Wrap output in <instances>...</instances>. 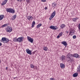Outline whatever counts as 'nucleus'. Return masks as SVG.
Returning a JSON list of instances; mask_svg holds the SVG:
<instances>
[{
	"instance_id": "obj_1",
	"label": "nucleus",
	"mask_w": 80,
	"mask_h": 80,
	"mask_svg": "<svg viewBox=\"0 0 80 80\" xmlns=\"http://www.w3.org/2000/svg\"><path fill=\"white\" fill-rule=\"evenodd\" d=\"M7 12H9L11 13H15V10L11 8H8L6 9Z\"/></svg>"
},
{
	"instance_id": "obj_2",
	"label": "nucleus",
	"mask_w": 80,
	"mask_h": 80,
	"mask_svg": "<svg viewBox=\"0 0 80 80\" xmlns=\"http://www.w3.org/2000/svg\"><path fill=\"white\" fill-rule=\"evenodd\" d=\"M6 30L7 31V32H12V28L10 26L7 27V28L6 29Z\"/></svg>"
},
{
	"instance_id": "obj_3",
	"label": "nucleus",
	"mask_w": 80,
	"mask_h": 80,
	"mask_svg": "<svg viewBox=\"0 0 80 80\" xmlns=\"http://www.w3.org/2000/svg\"><path fill=\"white\" fill-rule=\"evenodd\" d=\"M1 42H2V41H5V43H7L9 42V39H7L6 38H2V40L1 41Z\"/></svg>"
},
{
	"instance_id": "obj_4",
	"label": "nucleus",
	"mask_w": 80,
	"mask_h": 80,
	"mask_svg": "<svg viewBox=\"0 0 80 80\" xmlns=\"http://www.w3.org/2000/svg\"><path fill=\"white\" fill-rule=\"evenodd\" d=\"M27 39L29 42H31V43H33V39L31 38L29 36H27Z\"/></svg>"
},
{
	"instance_id": "obj_5",
	"label": "nucleus",
	"mask_w": 80,
	"mask_h": 80,
	"mask_svg": "<svg viewBox=\"0 0 80 80\" xmlns=\"http://www.w3.org/2000/svg\"><path fill=\"white\" fill-rule=\"evenodd\" d=\"M23 40V37H20L18 38V42H22Z\"/></svg>"
},
{
	"instance_id": "obj_6",
	"label": "nucleus",
	"mask_w": 80,
	"mask_h": 80,
	"mask_svg": "<svg viewBox=\"0 0 80 80\" xmlns=\"http://www.w3.org/2000/svg\"><path fill=\"white\" fill-rule=\"evenodd\" d=\"M50 28H51V29H52V30H57V29H58V27L57 26H51Z\"/></svg>"
},
{
	"instance_id": "obj_7",
	"label": "nucleus",
	"mask_w": 80,
	"mask_h": 80,
	"mask_svg": "<svg viewBox=\"0 0 80 80\" xmlns=\"http://www.w3.org/2000/svg\"><path fill=\"white\" fill-rule=\"evenodd\" d=\"M26 52L28 54L32 55V52H31V50H29L28 49H27L26 50Z\"/></svg>"
},
{
	"instance_id": "obj_8",
	"label": "nucleus",
	"mask_w": 80,
	"mask_h": 80,
	"mask_svg": "<svg viewBox=\"0 0 80 80\" xmlns=\"http://www.w3.org/2000/svg\"><path fill=\"white\" fill-rule=\"evenodd\" d=\"M61 43L65 46V47H67L68 45V44L66 41H63L61 42Z\"/></svg>"
},
{
	"instance_id": "obj_9",
	"label": "nucleus",
	"mask_w": 80,
	"mask_h": 80,
	"mask_svg": "<svg viewBox=\"0 0 80 80\" xmlns=\"http://www.w3.org/2000/svg\"><path fill=\"white\" fill-rule=\"evenodd\" d=\"M27 19L29 21H30V20H33V17L32 16H28L27 17Z\"/></svg>"
},
{
	"instance_id": "obj_10",
	"label": "nucleus",
	"mask_w": 80,
	"mask_h": 80,
	"mask_svg": "<svg viewBox=\"0 0 80 80\" xmlns=\"http://www.w3.org/2000/svg\"><path fill=\"white\" fill-rule=\"evenodd\" d=\"M74 33V30H71L69 32V35H72Z\"/></svg>"
},
{
	"instance_id": "obj_11",
	"label": "nucleus",
	"mask_w": 80,
	"mask_h": 80,
	"mask_svg": "<svg viewBox=\"0 0 80 80\" xmlns=\"http://www.w3.org/2000/svg\"><path fill=\"white\" fill-rule=\"evenodd\" d=\"M66 60L67 62H72V59H71L70 58H67Z\"/></svg>"
},
{
	"instance_id": "obj_12",
	"label": "nucleus",
	"mask_w": 80,
	"mask_h": 80,
	"mask_svg": "<svg viewBox=\"0 0 80 80\" xmlns=\"http://www.w3.org/2000/svg\"><path fill=\"white\" fill-rule=\"evenodd\" d=\"M7 2H8V0H4V1L1 4L2 5H5V4L7 3Z\"/></svg>"
},
{
	"instance_id": "obj_13",
	"label": "nucleus",
	"mask_w": 80,
	"mask_h": 80,
	"mask_svg": "<svg viewBox=\"0 0 80 80\" xmlns=\"http://www.w3.org/2000/svg\"><path fill=\"white\" fill-rule=\"evenodd\" d=\"M78 72H76L73 74L72 76L73 77H77L78 76Z\"/></svg>"
},
{
	"instance_id": "obj_14",
	"label": "nucleus",
	"mask_w": 80,
	"mask_h": 80,
	"mask_svg": "<svg viewBox=\"0 0 80 80\" xmlns=\"http://www.w3.org/2000/svg\"><path fill=\"white\" fill-rule=\"evenodd\" d=\"M60 66L61 68H65V65L63 63H61Z\"/></svg>"
},
{
	"instance_id": "obj_15",
	"label": "nucleus",
	"mask_w": 80,
	"mask_h": 80,
	"mask_svg": "<svg viewBox=\"0 0 80 80\" xmlns=\"http://www.w3.org/2000/svg\"><path fill=\"white\" fill-rule=\"evenodd\" d=\"M74 56L75 58H79V56L78 54H75L74 55Z\"/></svg>"
},
{
	"instance_id": "obj_16",
	"label": "nucleus",
	"mask_w": 80,
	"mask_h": 80,
	"mask_svg": "<svg viewBox=\"0 0 80 80\" xmlns=\"http://www.w3.org/2000/svg\"><path fill=\"white\" fill-rule=\"evenodd\" d=\"M57 5V4L55 2H54L52 4V7L54 8H55L56 7V5Z\"/></svg>"
},
{
	"instance_id": "obj_17",
	"label": "nucleus",
	"mask_w": 80,
	"mask_h": 80,
	"mask_svg": "<svg viewBox=\"0 0 80 80\" xmlns=\"http://www.w3.org/2000/svg\"><path fill=\"white\" fill-rule=\"evenodd\" d=\"M72 56V54L70 53H68L67 56V58H70V57Z\"/></svg>"
},
{
	"instance_id": "obj_18",
	"label": "nucleus",
	"mask_w": 80,
	"mask_h": 80,
	"mask_svg": "<svg viewBox=\"0 0 80 80\" xmlns=\"http://www.w3.org/2000/svg\"><path fill=\"white\" fill-rule=\"evenodd\" d=\"M61 59L62 61L65 60V56L63 55L61 57Z\"/></svg>"
},
{
	"instance_id": "obj_19",
	"label": "nucleus",
	"mask_w": 80,
	"mask_h": 80,
	"mask_svg": "<svg viewBox=\"0 0 80 80\" xmlns=\"http://www.w3.org/2000/svg\"><path fill=\"white\" fill-rule=\"evenodd\" d=\"M9 24V23H7V24H4L2 26V28H3V27H7V26H8V25Z\"/></svg>"
},
{
	"instance_id": "obj_20",
	"label": "nucleus",
	"mask_w": 80,
	"mask_h": 80,
	"mask_svg": "<svg viewBox=\"0 0 80 80\" xmlns=\"http://www.w3.org/2000/svg\"><path fill=\"white\" fill-rule=\"evenodd\" d=\"M60 27L61 28H65V25L64 24H62L60 26Z\"/></svg>"
},
{
	"instance_id": "obj_21",
	"label": "nucleus",
	"mask_w": 80,
	"mask_h": 80,
	"mask_svg": "<svg viewBox=\"0 0 80 80\" xmlns=\"http://www.w3.org/2000/svg\"><path fill=\"white\" fill-rule=\"evenodd\" d=\"M35 25V22L34 21L32 23V28H33V27H34V26Z\"/></svg>"
},
{
	"instance_id": "obj_22",
	"label": "nucleus",
	"mask_w": 80,
	"mask_h": 80,
	"mask_svg": "<svg viewBox=\"0 0 80 80\" xmlns=\"http://www.w3.org/2000/svg\"><path fill=\"white\" fill-rule=\"evenodd\" d=\"M78 18H73L72 19V20L74 22H76V20H78Z\"/></svg>"
},
{
	"instance_id": "obj_23",
	"label": "nucleus",
	"mask_w": 80,
	"mask_h": 80,
	"mask_svg": "<svg viewBox=\"0 0 80 80\" xmlns=\"http://www.w3.org/2000/svg\"><path fill=\"white\" fill-rule=\"evenodd\" d=\"M42 24H39L37 26V28H40V27L42 26Z\"/></svg>"
},
{
	"instance_id": "obj_24",
	"label": "nucleus",
	"mask_w": 80,
	"mask_h": 80,
	"mask_svg": "<svg viewBox=\"0 0 80 80\" xmlns=\"http://www.w3.org/2000/svg\"><path fill=\"white\" fill-rule=\"evenodd\" d=\"M55 11L53 12L52 13L51 15L53 17H55Z\"/></svg>"
},
{
	"instance_id": "obj_25",
	"label": "nucleus",
	"mask_w": 80,
	"mask_h": 80,
	"mask_svg": "<svg viewBox=\"0 0 80 80\" xmlns=\"http://www.w3.org/2000/svg\"><path fill=\"white\" fill-rule=\"evenodd\" d=\"M4 16L3 15H0V20H2V18H3Z\"/></svg>"
},
{
	"instance_id": "obj_26",
	"label": "nucleus",
	"mask_w": 80,
	"mask_h": 80,
	"mask_svg": "<svg viewBox=\"0 0 80 80\" xmlns=\"http://www.w3.org/2000/svg\"><path fill=\"white\" fill-rule=\"evenodd\" d=\"M43 50L45 51H47L48 50V48L47 47H44L43 48Z\"/></svg>"
},
{
	"instance_id": "obj_27",
	"label": "nucleus",
	"mask_w": 80,
	"mask_h": 80,
	"mask_svg": "<svg viewBox=\"0 0 80 80\" xmlns=\"http://www.w3.org/2000/svg\"><path fill=\"white\" fill-rule=\"evenodd\" d=\"M13 41H14V42H18V39H17V38H13Z\"/></svg>"
},
{
	"instance_id": "obj_28",
	"label": "nucleus",
	"mask_w": 80,
	"mask_h": 80,
	"mask_svg": "<svg viewBox=\"0 0 80 80\" xmlns=\"http://www.w3.org/2000/svg\"><path fill=\"white\" fill-rule=\"evenodd\" d=\"M78 72H80V66H79L78 68Z\"/></svg>"
},
{
	"instance_id": "obj_29",
	"label": "nucleus",
	"mask_w": 80,
	"mask_h": 80,
	"mask_svg": "<svg viewBox=\"0 0 80 80\" xmlns=\"http://www.w3.org/2000/svg\"><path fill=\"white\" fill-rule=\"evenodd\" d=\"M63 32H61V33H60L59 34V35L60 36V37H62V35H63Z\"/></svg>"
},
{
	"instance_id": "obj_30",
	"label": "nucleus",
	"mask_w": 80,
	"mask_h": 80,
	"mask_svg": "<svg viewBox=\"0 0 80 80\" xmlns=\"http://www.w3.org/2000/svg\"><path fill=\"white\" fill-rule=\"evenodd\" d=\"M16 17H17L16 15H14V16H13V20H15V18H16Z\"/></svg>"
},
{
	"instance_id": "obj_31",
	"label": "nucleus",
	"mask_w": 80,
	"mask_h": 80,
	"mask_svg": "<svg viewBox=\"0 0 80 80\" xmlns=\"http://www.w3.org/2000/svg\"><path fill=\"white\" fill-rule=\"evenodd\" d=\"M53 17H54L51 15L49 18V20H52V19L53 18Z\"/></svg>"
},
{
	"instance_id": "obj_32",
	"label": "nucleus",
	"mask_w": 80,
	"mask_h": 80,
	"mask_svg": "<svg viewBox=\"0 0 80 80\" xmlns=\"http://www.w3.org/2000/svg\"><path fill=\"white\" fill-rule=\"evenodd\" d=\"M30 67L31 68H33L34 67V65H33V64H31Z\"/></svg>"
},
{
	"instance_id": "obj_33",
	"label": "nucleus",
	"mask_w": 80,
	"mask_h": 80,
	"mask_svg": "<svg viewBox=\"0 0 80 80\" xmlns=\"http://www.w3.org/2000/svg\"><path fill=\"white\" fill-rule=\"evenodd\" d=\"M78 28L79 30L80 31V23L79 24L78 26Z\"/></svg>"
},
{
	"instance_id": "obj_34",
	"label": "nucleus",
	"mask_w": 80,
	"mask_h": 80,
	"mask_svg": "<svg viewBox=\"0 0 80 80\" xmlns=\"http://www.w3.org/2000/svg\"><path fill=\"white\" fill-rule=\"evenodd\" d=\"M77 37L76 35H74L73 36V38L74 39H75V38Z\"/></svg>"
},
{
	"instance_id": "obj_35",
	"label": "nucleus",
	"mask_w": 80,
	"mask_h": 80,
	"mask_svg": "<svg viewBox=\"0 0 80 80\" xmlns=\"http://www.w3.org/2000/svg\"><path fill=\"white\" fill-rule=\"evenodd\" d=\"M50 80H56L55 79V78H50Z\"/></svg>"
},
{
	"instance_id": "obj_36",
	"label": "nucleus",
	"mask_w": 80,
	"mask_h": 80,
	"mask_svg": "<svg viewBox=\"0 0 80 80\" xmlns=\"http://www.w3.org/2000/svg\"><path fill=\"white\" fill-rule=\"evenodd\" d=\"M18 2H21L22 1V0H17Z\"/></svg>"
},
{
	"instance_id": "obj_37",
	"label": "nucleus",
	"mask_w": 80,
	"mask_h": 80,
	"mask_svg": "<svg viewBox=\"0 0 80 80\" xmlns=\"http://www.w3.org/2000/svg\"><path fill=\"white\" fill-rule=\"evenodd\" d=\"M42 2H45V1H46V0H42Z\"/></svg>"
},
{
	"instance_id": "obj_38",
	"label": "nucleus",
	"mask_w": 80,
	"mask_h": 80,
	"mask_svg": "<svg viewBox=\"0 0 80 80\" xmlns=\"http://www.w3.org/2000/svg\"><path fill=\"white\" fill-rule=\"evenodd\" d=\"M60 35H58L57 37V38H60Z\"/></svg>"
},
{
	"instance_id": "obj_39",
	"label": "nucleus",
	"mask_w": 80,
	"mask_h": 80,
	"mask_svg": "<svg viewBox=\"0 0 80 80\" xmlns=\"http://www.w3.org/2000/svg\"><path fill=\"white\" fill-rule=\"evenodd\" d=\"M34 68H37V67L35 66H34Z\"/></svg>"
},
{
	"instance_id": "obj_40",
	"label": "nucleus",
	"mask_w": 80,
	"mask_h": 80,
	"mask_svg": "<svg viewBox=\"0 0 80 80\" xmlns=\"http://www.w3.org/2000/svg\"><path fill=\"white\" fill-rule=\"evenodd\" d=\"M2 44L1 42H0V46H2Z\"/></svg>"
},
{
	"instance_id": "obj_41",
	"label": "nucleus",
	"mask_w": 80,
	"mask_h": 80,
	"mask_svg": "<svg viewBox=\"0 0 80 80\" xmlns=\"http://www.w3.org/2000/svg\"><path fill=\"white\" fill-rule=\"evenodd\" d=\"M47 8H47V7H45V10H47Z\"/></svg>"
},
{
	"instance_id": "obj_42",
	"label": "nucleus",
	"mask_w": 80,
	"mask_h": 80,
	"mask_svg": "<svg viewBox=\"0 0 80 80\" xmlns=\"http://www.w3.org/2000/svg\"><path fill=\"white\" fill-rule=\"evenodd\" d=\"M66 33H67V34H68V33H69V32H68V31H66Z\"/></svg>"
},
{
	"instance_id": "obj_43",
	"label": "nucleus",
	"mask_w": 80,
	"mask_h": 80,
	"mask_svg": "<svg viewBox=\"0 0 80 80\" xmlns=\"http://www.w3.org/2000/svg\"><path fill=\"white\" fill-rule=\"evenodd\" d=\"M6 70H7V69H8V67H6Z\"/></svg>"
},
{
	"instance_id": "obj_44",
	"label": "nucleus",
	"mask_w": 80,
	"mask_h": 80,
	"mask_svg": "<svg viewBox=\"0 0 80 80\" xmlns=\"http://www.w3.org/2000/svg\"><path fill=\"white\" fill-rule=\"evenodd\" d=\"M29 0H28V1H27V2H28V3H29Z\"/></svg>"
},
{
	"instance_id": "obj_45",
	"label": "nucleus",
	"mask_w": 80,
	"mask_h": 80,
	"mask_svg": "<svg viewBox=\"0 0 80 80\" xmlns=\"http://www.w3.org/2000/svg\"><path fill=\"white\" fill-rule=\"evenodd\" d=\"M15 78H13V79H15Z\"/></svg>"
},
{
	"instance_id": "obj_46",
	"label": "nucleus",
	"mask_w": 80,
	"mask_h": 80,
	"mask_svg": "<svg viewBox=\"0 0 80 80\" xmlns=\"http://www.w3.org/2000/svg\"><path fill=\"white\" fill-rule=\"evenodd\" d=\"M0 63H1V60H0Z\"/></svg>"
}]
</instances>
